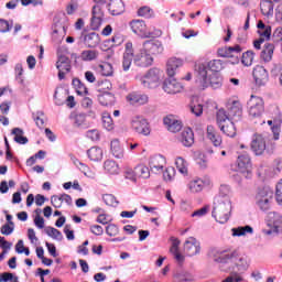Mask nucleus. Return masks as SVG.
Wrapping results in <instances>:
<instances>
[{"label":"nucleus","mask_w":282,"mask_h":282,"mask_svg":"<svg viewBox=\"0 0 282 282\" xmlns=\"http://www.w3.org/2000/svg\"><path fill=\"white\" fill-rule=\"evenodd\" d=\"M214 261L216 263H229V270H235V268H237V271L241 273L250 268V258L240 253L238 250L217 251L214 256Z\"/></svg>","instance_id":"1"},{"label":"nucleus","mask_w":282,"mask_h":282,"mask_svg":"<svg viewBox=\"0 0 282 282\" xmlns=\"http://www.w3.org/2000/svg\"><path fill=\"white\" fill-rule=\"evenodd\" d=\"M231 210L232 203L230 202V196L219 195L215 198L212 216L218 224H227L228 219H230Z\"/></svg>","instance_id":"2"},{"label":"nucleus","mask_w":282,"mask_h":282,"mask_svg":"<svg viewBox=\"0 0 282 282\" xmlns=\"http://www.w3.org/2000/svg\"><path fill=\"white\" fill-rule=\"evenodd\" d=\"M194 72L203 89H206V87H213V89L221 88V77L217 75V73H212L208 75V70H206L205 65H195Z\"/></svg>","instance_id":"3"},{"label":"nucleus","mask_w":282,"mask_h":282,"mask_svg":"<svg viewBox=\"0 0 282 282\" xmlns=\"http://www.w3.org/2000/svg\"><path fill=\"white\" fill-rule=\"evenodd\" d=\"M55 67L58 69V80H65L66 74L72 72V59H69L67 55L63 54L61 48L57 50V62Z\"/></svg>","instance_id":"4"},{"label":"nucleus","mask_w":282,"mask_h":282,"mask_svg":"<svg viewBox=\"0 0 282 282\" xmlns=\"http://www.w3.org/2000/svg\"><path fill=\"white\" fill-rule=\"evenodd\" d=\"M248 109L251 118H261L265 111V101L259 96L251 95L248 101Z\"/></svg>","instance_id":"5"},{"label":"nucleus","mask_w":282,"mask_h":282,"mask_svg":"<svg viewBox=\"0 0 282 282\" xmlns=\"http://www.w3.org/2000/svg\"><path fill=\"white\" fill-rule=\"evenodd\" d=\"M161 80L162 70L160 68H151L142 78V83L148 89H155L160 86Z\"/></svg>","instance_id":"6"},{"label":"nucleus","mask_w":282,"mask_h":282,"mask_svg":"<svg viewBox=\"0 0 282 282\" xmlns=\"http://www.w3.org/2000/svg\"><path fill=\"white\" fill-rule=\"evenodd\" d=\"M242 48L239 44L235 46H225L217 50L218 56L220 58H235L232 65L239 64V54H241Z\"/></svg>","instance_id":"7"},{"label":"nucleus","mask_w":282,"mask_h":282,"mask_svg":"<svg viewBox=\"0 0 282 282\" xmlns=\"http://www.w3.org/2000/svg\"><path fill=\"white\" fill-rule=\"evenodd\" d=\"M238 172L243 175V177H251L252 175V160L248 154H241L237 159Z\"/></svg>","instance_id":"8"},{"label":"nucleus","mask_w":282,"mask_h":282,"mask_svg":"<svg viewBox=\"0 0 282 282\" xmlns=\"http://www.w3.org/2000/svg\"><path fill=\"white\" fill-rule=\"evenodd\" d=\"M227 111L230 120H234V122H239L243 116V106H241V101H239V99L229 100L227 102Z\"/></svg>","instance_id":"9"},{"label":"nucleus","mask_w":282,"mask_h":282,"mask_svg":"<svg viewBox=\"0 0 282 282\" xmlns=\"http://www.w3.org/2000/svg\"><path fill=\"white\" fill-rule=\"evenodd\" d=\"M131 127L139 135H151V124L144 117H134L131 121Z\"/></svg>","instance_id":"10"},{"label":"nucleus","mask_w":282,"mask_h":282,"mask_svg":"<svg viewBox=\"0 0 282 282\" xmlns=\"http://www.w3.org/2000/svg\"><path fill=\"white\" fill-rule=\"evenodd\" d=\"M250 149L254 155H263L265 153V137L261 133H254L251 138Z\"/></svg>","instance_id":"11"},{"label":"nucleus","mask_w":282,"mask_h":282,"mask_svg":"<svg viewBox=\"0 0 282 282\" xmlns=\"http://www.w3.org/2000/svg\"><path fill=\"white\" fill-rule=\"evenodd\" d=\"M252 77L258 87H263L268 85V80H270V74L268 69H265L262 65H257L252 70Z\"/></svg>","instance_id":"12"},{"label":"nucleus","mask_w":282,"mask_h":282,"mask_svg":"<svg viewBox=\"0 0 282 282\" xmlns=\"http://www.w3.org/2000/svg\"><path fill=\"white\" fill-rule=\"evenodd\" d=\"M143 50L152 56L163 54L164 45L159 40L152 39L143 43Z\"/></svg>","instance_id":"13"},{"label":"nucleus","mask_w":282,"mask_h":282,"mask_svg":"<svg viewBox=\"0 0 282 282\" xmlns=\"http://www.w3.org/2000/svg\"><path fill=\"white\" fill-rule=\"evenodd\" d=\"M183 250L186 257H195L196 254H199V252H202V246L199 245V241H197L195 237H189L184 242Z\"/></svg>","instance_id":"14"},{"label":"nucleus","mask_w":282,"mask_h":282,"mask_svg":"<svg viewBox=\"0 0 282 282\" xmlns=\"http://www.w3.org/2000/svg\"><path fill=\"white\" fill-rule=\"evenodd\" d=\"M133 61L137 67H151V65H153V56L144 48L134 55Z\"/></svg>","instance_id":"15"},{"label":"nucleus","mask_w":282,"mask_h":282,"mask_svg":"<svg viewBox=\"0 0 282 282\" xmlns=\"http://www.w3.org/2000/svg\"><path fill=\"white\" fill-rule=\"evenodd\" d=\"M127 102L137 107L147 105L149 102V96L141 93H130L126 97Z\"/></svg>","instance_id":"16"},{"label":"nucleus","mask_w":282,"mask_h":282,"mask_svg":"<svg viewBox=\"0 0 282 282\" xmlns=\"http://www.w3.org/2000/svg\"><path fill=\"white\" fill-rule=\"evenodd\" d=\"M163 124H165L166 129L172 133H178V131H182L183 127L182 121L177 120L173 115L164 117Z\"/></svg>","instance_id":"17"},{"label":"nucleus","mask_w":282,"mask_h":282,"mask_svg":"<svg viewBox=\"0 0 282 282\" xmlns=\"http://www.w3.org/2000/svg\"><path fill=\"white\" fill-rule=\"evenodd\" d=\"M206 138L214 144V147H221V144H224V139L221 138V134H219V131L215 129V126H207Z\"/></svg>","instance_id":"18"},{"label":"nucleus","mask_w":282,"mask_h":282,"mask_svg":"<svg viewBox=\"0 0 282 282\" xmlns=\"http://www.w3.org/2000/svg\"><path fill=\"white\" fill-rule=\"evenodd\" d=\"M183 88L184 87L182 86V84H180V82H177V79L173 77L165 79L163 83V90L166 94H180Z\"/></svg>","instance_id":"19"},{"label":"nucleus","mask_w":282,"mask_h":282,"mask_svg":"<svg viewBox=\"0 0 282 282\" xmlns=\"http://www.w3.org/2000/svg\"><path fill=\"white\" fill-rule=\"evenodd\" d=\"M196 65H204L206 68V72H212V74H219L223 69H225L226 64L221 59H212L207 63H199Z\"/></svg>","instance_id":"20"},{"label":"nucleus","mask_w":282,"mask_h":282,"mask_svg":"<svg viewBox=\"0 0 282 282\" xmlns=\"http://www.w3.org/2000/svg\"><path fill=\"white\" fill-rule=\"evenodd\" d=\"M272 196L268 195L265 192H260L256 196V204L260 210H270V200Z\"/></svg>","instance_id":"21"},{"label":"nucleus","mask_w":282,"mask_h":282,"mask_svg":"<svg viewBox=\"0 0 282 282\" xmlns=\"http://www.w3.org/2000/svg\"><path fill=\"white\" fill-rule=\"evenodd\" d=\"M180 142L183 144V147H193V144H195V133L193 132V129H184L181 133Z\"/></svg>","instance_id":"22"},{"label":"nucleus","mask_w":282,"mask_h":282,"mask_svg":"<svg viewBox=\"0 0 282 282\" xmlns=\"http://www.w3.org/2000/svg\"><path fill=\"white\" fill-rule=\"evenodd\" d=\"M170 252H171V254H173V257L178 265H184V261H186V258L184 257V254H182L180 252V240L178 239H174L172 241Z\"/></svg>","instance_id":"23"},{"label":"nucleus","mask_w":282,"mask_h":282,"mask_svg":"<svg viewBox=\"0 0 282 282\" xmlns=\"http://www.w3.org/2000/svg\"><path fill=\"white\" fill-rule=\"evenodd\" d=\"M100 25H102V18H96L93 15L91 20H90V30L91 31L89 32V30L85 29L82 36H98L96 31L100 30Z\"/></svg>","instance_id":"24"},{"label":"nucleus","mask_w":282,"mask_h":282,"mask_svg":"<svg viewBox=\"0 0 282 282\" xmlns=\"http://www.w3.org/2000/svg\"><path fill=\"white\" fill-rule=\"evenodd\" d=\"M130 28L137 36H147V23L142 20H132Z\"/></svg>","instance_id":"25"},{"label":"nucleus","mask_w":282,"mask_h":282,"mask_svg":"<svg viewBox=\"0 0 282 282\" xmlns=\"http://www.w3.org/2000/svg\"><path fill=\"white\" fill-rule=\"evenodd\" d=\"M182 65H184V62H182V59H180L177 57H171L166 64L167 76L173 78V76H175L178 67H182Z\"/></svg>","instance_id":"26"},{"label":"nucleus","mask_w":282,"mask_h":282,"mask_svg":"<svg viewBox=\"0 0 282 282\" xmlns=\"http://www.w3.org/2000/svg\"><path fill=\"white\" fill-rule=\"evenodd\" d=\"M108 10L112 17H120L124 12V2L122 0H115L108 3Z\"/></svg>","instance_id":"27"},{"label":"nucleus","mask_w":282,"mask_h":282,"mask_svg":"<svg viewBox=\"0 0 282 282\" xmlns=\"http://www.w3.org/2000/svg\"><path fill=\"white\" fill-rule=\"evenodd\" d=\"M124 43V39L122 36H112L101 44V50L107 52V50H111V47H118V45H122Z\"/></svg>","instance_id":"28"},{"label":"nucleus","mask_w":282,"mask_h":282,"mask_svg":"<svg viewBox=\"0 0 282 282\" xmlns=\"http://www.w3.org/2000/svg\"><path fill=\"white\" fill-rule=\"evenodd\" d=\"M94 69L100 76H113V66L110 63L104 62L95 66Z\"/></svg>","instance_id":"29"},{"label":"nucleus","mask_w":282,"mask_h":282,"mask_svg":"<svg viewBox=\"0 0 282 282\" xmlns=\"http://www.w3.org/2000/svg\"><path fill=\"white\" fill-rule=\"evenodd\" d=\"M274 56V44L273 43H265L264 47L260 54V58L264 63H270L272 57Z\"/></svg>","instance_id":"30"},{"label":"nucleus","mask_w":282,"mask_h":282,"mask_svg":"<svg viewBox=\"0 0 282 282\" xmlns=\"http://www.w3.org/2000/svg\"><path fill=\"white\" fill-rule=\"evenodd\" d=\"M110 151L117 160H122L124 158V149L120 145V141L115 139L110 143Z\"/></svg>","instance_id":"31"},{"label":"nucleus","mask_w":282,"mask_h":282,"mask_svg":"<svg viewBox=\"0 0 282 282\" xmlns=\"http://www.w3.org/2000/svg\"><path fill=\"white\" fill-rule=\"evenodd\" d=\"M260 10L263 17L270 19L274 14V3L271 0H263L260 2Z\"/></svg>","instance_id":"32"},{"label":"nucleus","mask_w":282,"mask_h":282,"mask_svg":"<svg viewBox=\"0 0 282 282\" xmlns=\"http://www.w3.org/2000/svg\"><path fill=\"white\" fill-rule=\"evenodd\" d=\"M87 155L90 162H100L104 158L102 148L93 147L87 151Z\"/></svg>","instance_id":"33"},{"label":"nucleus","mask_w":282,"mask_h":282,"mask_svg":"<svg viewBox=\"0 0 282 282\" xmlns=\"http://www.w3.org/2000/svg\"><path fill=\"white\" fill-rule=\"evenodd\" d=\"M98 102L102 107H111V105L116 104V96L111 93H102L98 96Z\"/></svg>","instance_id":"34"},{"label":"nucleus","mask_w":282,"mask_h":282,"mask_svg":"<svg viewBox=\"0 0 282 282\" xmlns=\"http://www.w3.org/2000/svg\"><path fill=\"white\" fill-rule=\"evenodd\" d=\"M219 129L228 138H235V135H237V127H235V122H232L231 120L228 121L226 124L219 126Z\"/></svg>","instance_id":"35"},{"label":"nucleus","mask_w":282,"mask_h":282,"mask_svg":"<svg viewBox=\"0 0 282 282\" xmlns=\"http://www.w3.org/2000/svg\"><path fill=\"white\" fill-rule=\"evenodd\" d=\"M166 161L162 156H153L150 159V169L152 171H163Z\"/></svg>","instance_id":"36"},{"label":"nucleus","mask_w":282,"mask_h":282,"mask_svg":"<svg viewBox=\"0 0 282 282\" xmlns=\"http://www.w3.org/2000/svg\"><path fill=\"white\" fill-rule=\"evenodd\" d=\"M72 85L78 96H87V94H89L87 86H85L80 79L74 78Z\"/></svg>","instance_id":"37"},{"label":"nucleus","mask_w":282,"mask_h":282,"mask_svg":"<svg viewBox=\"0 0 282 282\" xmlns=\"http://www.w3.org/2000/svg\"><path fill=\"white\" fill-rule=\"evenodd\" d=\"M204 186H206V183L202 178L193 180L188 183L191 193H202Z\"/></svg>","instance_id":"38"},{"label":"nucleus","mask_w":282,"mask_h":282,"mask_svg":"<svg viewBox=\"0 0 282 282\" xmlns=\"http://www.w3.org/2000/svg\"><path fill=\"white\" fill-rule=\"evenodd\" d=\"M232 237H243L246 235H252L254 232V229H252L251 226H245V227H237L232 228Z\"/></svg>","instance_id":"39"},{"label":"nucleus","mask_w":282,"mask_h":282,"mask_svg":"<svg viewBox=\"0 0 282 282\" xmlns=\"http://www.w3.org/2000/svg\"><path fill=\"white\" fill-rule=\"evenodd\" d=\"M229 275L223 280L221 282H243V273L241 271H235L234 269H229Z\"/></svg>","instance_id":"40"},{"label":"nucleus","mask_w":282,"mask_h":282,"mask_svg":"<svg viewBox=\"0 0 282 282\" xmlns=\"http://www.w3.org/2000/svg\"><path fill=\"white\" fill-rule=\"evenodd\" d=\"M228 120V122H230V115L226 112V109L220 108L217 113H216V122L218 124V127L224 126V123H226V121Z\"/></svg>","instance_id":"41"},{"label":"nucleus","mask_w":282,"mask_h":282,"mask_svg":"<svg viewBox=\"0 0 282 282\" xmlns=\"http://www.w3.org/2000/svg\"><path fill=\"white\" fill-rule=\"evenodd\" d=\"M259 36H272V26L263 23V21H259L257 24Z\"/></svg>","instance_id":"42"},{"label":"nucleus","mask_w":282,"mask_h":282,"mask_svg":"<svg viewBox=\"0 0 282 282\" xmlns=\"http://www.w3.org/2000/svg\"><path fill=\"white\" fill-rule=\"evenodd\" d=\"M104 169L106 173H109L110 175H118L120 167L116 164V161H105Z\"/></svg>","instance_id":"43"},{"label":"nucleus","mask_w":282,"mask_h":282,"mask_svg":"<svg viewBox=\"0 0 282 282\" xmlns=\"http://www.w3.org/2000/svg\"><path fill=\"white\" fill-rule=\"evenodd\" d=\"M113 85L111 84V80L109 79H104V80H99L97 83V90L100 94H109V91H111Z\"/></svg>","instance_id":"44"},{"label":"nucleus","mask_w":282,"mask_h":282,"mask_svg":"<svg viewBox=\"0 0 282 282\" xmlns=\"http://www.w3.org/2000/svg\"><path fill=\"white\" fill-rule=\"evenodd\" d=\"M175 165L178 173H182V175H188V163L186 162V160H184V158H176Z\"/></svg>","instance_id":"45"},{"label":"nucleus","mask_w":282,"mask_h":282,"mask_svg":"<svg viewBox=\"0 0 282 282\" xmlns=\"http://www.w3.org/2000/svg\"><path fill=\"white\" fill-rule=\"evenodd\" d=\"M174 282H195V275L191 272H181L174 275Z\"/></svg>","instance_id":"46"},{"label":"nucleus","mask_w":282,"mask_h":282,"mask_svg":"<svg viewBox=\"0 0 282 282\" xmlns=\"http://www.w3.org/2000/svg\"><path fill=\"white\" fill-rule=\"evenodd\" d=\"M12 134L14 135V142L18 144H28V137H23V130L21 128H13Z\"/></svg>","instance_id":"47"},{"label":"nucleus","mask_w":282,"mask_h":282,"mask_svg":"<svg viewBox=\"0 0 282 282\" xmlns=\"http://www.w3.org/2000/svg\"><path fill=\"white\" fill-rule=\"evenodd\" d=\"M101 120L104 129H106L107 131H113V119L111 118V115H109V112H104Z\"/></svg>","instance_id":"48"},{"label":"nucleus","mask_w":282,"mask_h":282,"mask_svg":"<svg viewBox=\"0 0 282 282\" xmlns=\"http://www.w3.org/2000/svg\"><path fill=\"white\" fill-rule=\"evenodd\" d=\"M241 63L245 67H250L254 63V52L247 51L241 56Z\"/></svg>","instance_id":"49"},{"label":"nucleus","mask_w":282,"mask_h":282,"mask_svg":"<svg viewBox=\"0 0 282 282\" xmlns=\"http://www.w3.org/2000/svg\"><path fill=\"white\" fill-rule=\"evenodd\" d=\"M134 169H135L137 177H142L143 180H147V177H149L150 172H149V167H147V165L139 164Z\"/></svg>","instance_id":"50"},{"label":"nucleus","mask_w":282,"mask_h":282,"mask_svg":"<svg viewBox=\"0 0 282 282\" xmlns=\"http://www.w3.org/2000/svg\"><path fill=\"white\" fill-rule=\"evenodd\" d=\"M100 43V36H85L84 44L86 47H97Z\"/></svg>","instance_id":"51"},{"label":"nucleus","mask_w":282,"mask_h":282,"mask_svg":"<svg viewBox=\"0 0 282 282\" xmlns=\"http://www.w3.org/2000/svg\"><path fill=\"white\" fill-rule=\"evenodd\" d=\"M45 232L48 237H52V239H57V241H61L63 239V234H61V230L54 227L46 228Z\"/></svg>","instance_id":"52"},{"label":"nucleus","mask_w":282,"mask_h":282,"mask_svg":"<svg viewBox=\"0 0 282 282\" xmlns=\"http://www.w3.org/2000/svg\"><path fill=\"white\" fill-rule=\"evenodd\" d=\"M98 58V52L93 50H87L82 52V61H96Z\"/></svg>","instance_id":"53"},{"label":"nucleus","mask_w":282,"mask_h":282,"mask_svg":"<svg viewBox=\"0 0 282 282\" xmlns=\"http://www.w3.org/2000/svg\"><path fill=\"white\" fill-rule=\"evenodd\" d=\"M269 127H271V131L273 133V139L279 140V135L281 133V126L276 123V121L269 120L268 121Z\"/></svg>","instance_id":"54"},{"label":"nucleus","mask_w":282,"mask_h":282,"mask_svg":"<svg viewBox=\"0 0 282 282\" xmlns=\"http://www.w3.org/2000/svg\"><path fill=\"white\" fill-rule=\"evenodd\" d=\"M53 34L65 36L67 34V26L63 25V23H55L53 25Z\"/></svg>","instance_id":"55"},{"label":"nucleus","mask_w":282,"mask_h":282,"mask_svg":"<svg viewBox=\"0 0 282 282\" xmlns=\"http://www.w3.org/2000/svg\"><path fill=\"white\" fill-rule=\"evenodd\" d=\"M14 25V22L11 21H7L4 19L0 20V32L6 33V32H10L12 30Z\"/></svg>","instance_id":"56"},{"label":"nucleus","mask_w":282,"mask_h":282,"mask_svg":"<svg viewBox=\"0 0 282 282\" xmlns=\"http://www.w3.org/2000/svg\"><path fill=\"white\" fill-rule=\"evenodd\" d=\"M102 200L105 202L106 206H118V199L113 194H105L102 196Z\"/></svg>","instance_id":"57"},{"label":"nucleus","mask_w":282,"mask_h":282,"mask_svg":"<svg viewBox=\"0 0 282 282\" xmlns=\"http://www.w3.org/2000/svg\"><path fill=\"white\" fill-rule=\"evenodd\" d=\"M175 177V167L170 166L163 172V180L165 182H172Z\"/></svg>","instance_id":"58"},{"label":"nucleus","mask_w":282,"mask_h":282,"mask_svg":"<svg viewBox=\"0 0 282 282\" xmlns=\"http://www.w3.org/2000/svg\"><path fill=\"white\" fill-rule=\"evenodd\" d=\"M119 232L120 229L115 224H110L106 227V235H108V237H117Z\"/></svg>","instance_id":"59"},{"label":"nucleus","mask_w":282,"mask_h":282,"mask_svg":"<svg viewBox=\"0 0 282 282\" xmlns=\"http://www.w3.org/2000/svg\"><path fill=\"white\" fill-rule=\"evenodd\" d=\"M131 63H133V55H124L122 61L123 72H129L131 67Z\"/></svg>","instance_id":"60"},{"label":"nucleus","mask_w":282,"mask_h":282,"mask_svg":"<svg viewBox=\"0 0 282 282\" xmlns=\"http://www.w3.org/2000/svg\"><path fill=\"white\" fill-rule=\"evenodd\" d=\"M191 111L194 113V116H202L204 113V106L202 104H192L189 106Z\"/></svg>","instance_id":"61"},{"label":"nucleus","mask_w":282,"mask_h":282,"mask_svg":"<svg viewBox=\"0 0 282 282\" xmlns=\"http://www.w3.org/2000/svg\"><path fill=\"white\" fill-rule=\"evenodd\" d=\"M75 123L77 127H87V117L84 113L76 115Z\"/></svg>","instance_id":"62"},{"label":"nucleus","mask_w":282,"mask_h":282,"mask_svg":"<svg viewBox=\"0 0 282 282\" xmlns=\"http://www.w3.org/2000/svg\"><path fill=\"white\" fill-rule=\"evenodd\" d=\"M93 17L99 18V19H104L105 13L102 12V8L100 7V4H95L93 7V11H91Z\"/></svg>","instance_id":"63"},{"label":"nucleus","mask_w":282,"mask_h":282,"mask_svg":"<svg viewBox=\"0 0 282 282\" xmlns=\"http://www.w3.org/2000/svg\"><path fill=\"white\" fill-rule=\"evenodd\" d=\"M90 232H93V235L96 237H101V235L105 234V229L100 225H93L90 226Z\"/></svg>","instance_id":"64"}]
</instances>
